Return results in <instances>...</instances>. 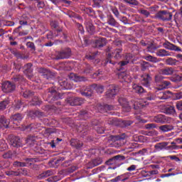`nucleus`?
Segmentation results:
<instances>
[{"instance_id":"1","label":"nucleus","mask_w":182,"mask_h":182,"mask_svg":"<svg viewBox=\"0 0 182 182\" xmlns=\"http://www.w3.org/2000/svg\"><path fill=\"white\" fill-rule=\"evenodd\" d=\"M155 81L156 83H160L159 90L156 92V99H159L160 100H166L170 98L169 95L171 93L170 91H161L163 89H167V87L170 86V82L163 80V76L159 75L155 76Z\"/></svg>"},{"instance_id":"56","label":"nucleus","mask_w":182,"mask_h":182,"mask_svg":"<svg viewBox=\"0 0 182 182\" xmlns=\"http://www.w3.org/2000/svg\"><path fill=\"white\" fill-rule=\"evenodd\" d=\"M146 99H147V100H156V95L149 93L148 95V97H146Z\"/></svg>"},{"instance_id":"10","label":"nucleus","mask_w":182,"mask_h":182,"mask_svg":"<svg viewBox=\"0 0 182 182\" xmlns=\"http://www.w3.org/2000/svg\"><path fill=\"white\" fill-rule=\"evenodd\" d=\"M117 92H119L117 87L114 85H111L108 87L107 91L106 92V96L107 97L112 99L117 95Z\"/></svg>"},{"instance_id":"29","label":"nucleus","mask_w":182,"mask_h":182,"mask_svg":"<svg viewBox=\"0 0 182 182\" xmlns=\"http://www.w3.org/2000/svg\"><path fill=\"white\" fill-rule=\"evenodd\" d=\"M70 144L73 147H75V149H80L83 146L82 141L75 139H71Z\"/></svg>"},{"instance_id":"5","label":"nucleus","mask_w":182,"mask_h":182,"mask_svg":"<svg viewBox=\"0 0 182 182\" xmlns=\"http://www.w3.org/2000/svg\"><path fill=\"white\" fill-rule=\"evenodd\" d=\"M151 122H154L155 123H159L161 124H164V123H168V117L164 114H158L153 117L151 119Z\"/></svg>"},{"instance_id":"53","label":"nucleus","mask_w":182,"mask_h":182,"mask_svg":"<svg viewBox=\"0 0 182 182\" xmlns=\"http://www.w3.org/2000/svg\"><path fill=\"white\" fill-rule=\"evenodd\" d=\"M166 150H178V149H180V146L177 145H171L166 146Z\"/></svg>"},{"instance_id":"38","label":"nucleus","mask_w":182,"mask_h":182,"mask_svg":"<svg viewBox=\"0 0 182 182\" xmlns=\"http://www.w3.org/2000/svg\"><path fill=\"white\" fill-rule=\"evenodd\" d=\"M102 162V159L97 158L96 159L92 160L91 162H90V165H91V167H88V168H92L93 167H96V166H99Z\"/></svg>"},{"instance_id":"7","label":"nucleus","mask_w":182,"mask_h":182,"mask_svg":"<svg viewBox=\"0 0 182 182\" xmlns=\"http://www.w3.org/2000/svg\"><path fill=\"white\" fill-rule=\"evenodd\" d=\"M6 174L9 177H14L15 176H21V174H22L23 176H28V171L26 170V168H22L21 169H18V171H6Z\"/></svg>"},{"instance_id":"48","label":"nucleus","mask_w":182,"mask_h":182,"mask_svg":"<svg viewBox=\"0 0 182 182\" xmlns=\"http://www.w3.org/2000/svg\"><path fill=\"white\" fill-rule=\"evenodd\" d=\"M23 69L27 73H31L32 72V63H28L24 65Z\"/></svg>"},{"instance_id":"43","label":"nucleus","mask_w":182,"mask_h":182,"mask_svg":"<svg viewBox=\"0 0 182 182\" xmlns=\"http://www.w3.org/2000/svg\"><path fill=\"white\" fill-rule=\"evenodd\" d=\"M48 93L49 96H50L51 95L53 99H59V97H58V92H56V90H55V88L50 89Z\"/></svg>"},{"instance_id":"27","label":"nucleus","mask_w":182,"mask_h":182,"mask_svg":"<svg viewBox=\"0 0 182 182\" xmlns=\"http://www.w3.org/2000/svg\"><path fill=\"white\" fill-rule=\"evenodd\" d=\"M122 50H123L122 48H117L114 50L112 52V58H114V59H120L123 55Z\"/></svg>"},{"instance_id":"51","label":"nucleus","mask_w":182,"mask_h":182,"mask_svg":"<svg viewBox=\"0 0 182 182\" xmlns=\"http://www.w3.org/2000/svg\"><path fill=\"white\" fill-rule=\"evenodd\" d=\"M157 127V124L151 123V124H147L145 125V129L146 130H150L151 129H156Z\"/></svg>"},{"instance_id":"64","label":"nucleus","mask_w":182,"mask_h":182,"mask_svg":"<svg viewBox=\"0 0 182 182\" xmlns=\"http://www.w3.org/2000/svg\"><path fill=\"white\" fill-rule=\"evenodd\" d=\"M51 178L52 180H50V182H57L60 180V178L59 176H53Z\"/></svg>"},{"instance_id":"39","label":"nucleus","mask_w":182,"mask_h":182,"mask_svg":"<svg viewBox=\"0 0 182 182\" xmlns=\"http://www.w3.org/2000/svg\"><path fill=\"white\" fill-rule=\"evenodd\" d=\"M30 116H31V117H43L45 114L41 111H31L30 112Z\"/></svg>"},{"instance_id":"57","label":"nucleus","mask_w":182,"mask_h":182,"mask_svg":"<svg viewBox=\"0 0 182 182\" xmlns=\"http://www.w3.org/2000/svg\"><path fill=\"white\" fill-rule=\"evenodd\" d=\"M8 164L5 161H0V168H6Z\"/></svg>"},{"instance_id":"52","label":"nucleus","mask_w":182,"mask_h":182,"mask_svg":"<svg viewBox=\"0 0 182 182\" xmlns=\"http://www.w3.org/2000/svg\"><path fill=\"white\" fill-rule=\"evenodd\" d=\"M108 24L111 25V26H116V25H117V22L113 17H110L108 20Z\"/></svg>"},{"instance_id":"30","label":"nucleus","mask_w":182,"mask_h":182,"mask_svg":"<svg viewBox=\"0 0 182 182\" xmlns=\"http://www.w3.org/2000/svg\"><path fill=\"white\" fill-rule=\"evenodd\" d=\"M167 146H168V142H161V143L156 144L154 146V148L158 151H160V150H164V149H166Z\"/></svg>"},{"instance_id":"13","label":"nucleus","mask_w":182,"mask_h":182,"mask_svg":"<svg viewBox=\"0 0 182 182\" xmlns=\"http://www.w3.org/2000/svg\"><path fill=\"white\" fill-rule=\"evenodd\" d=\"M118 102L119 105L123 107L124 111L125 112H130L131 107L129 105V102L126 98L121 97L118 99Z\"/></svg>"},{"instance_id":"23","label":"nucleus","mask_w":182,"mask_h":182,"mask_svg":"<svg viewBox=\"0 0 182 182\" xmlns=\"http://www.w3.org/2000/svg\"><path fill=\"white\" fill-rule=\"evenodd\" d=\"M119 79H123L124 82H132V77L126 72L121 73L118 75Z\"/></svg>"},{"instance_id":"47","label":"nucleus","mask_w":182,"mask_h":182,"mask_svg":"<svg viewBox=\"0 0 182 182\" xmlns=\"http://www.w3.org/2000/svg\"><path fill=\"white\" fill-rule=\"evenodd\" d=\"M173 46H174V44H173L168 41H165L163 43L164 48H165V49H168L169 50H172Z\"/></svg>"},{"instance_id":"41","label":"nucleus","mask_w":182,"mask_h":182,"mask_svg":"<svg viewBox=\"0 0 182 182\" xmlns=\"http://www.w3.org/2000/svg\"><path fill=\"white\" fill-rule=\"evenodd\" d=\"M144 59L146 60H148L149 62H152L153 63H157L159 60H157V58L153 57L150 55L144 56Z\"/></svg>"},{"instance_id":"42","label":"nucleus","mask_w":182,"mask_h":182,"mask_svg":"<svg viewBox=\"0 0 182 182\" xmlns=\"http://www.w3.org/2000/svg\"><path fill=\"white\" fill-rule=\"evenodd\" d=\"M42 101L41 100H39V98L36 96H35L32 101H31V104L33 106H39L40 105H41Z\"/></svg>"},{"instance_id":"24","label":"nucleus","mask_w":182,"mask_h":182,"mask_svg":"<svg viewBox=\"0 0 182 182\" xmlns=\"http://www.w3.org/2000/svg\"><path fill=\"white\" fill-rule=\"evenodd\" d=\"M27 130H31V132H38V130H41V124L38 123H34V124H31L29 126H27L26 127Z\"/></svg>"},{"instance_id":"34","label":"nucleus","mask_w":182,"mask_h":182,"mask_svg":"<svg viewBox=\"0 0 182 182\" xmlns=\"http://www.w3.org/2000/svg\"><path fill=\"white\" fill-rule=\"evenodd\" d=\"M85 26L88 33H90V35L95 33V26L92 23L90 22L85 23Z\"/></svg>"},{"instance_id":"46","label":"nucleus","mask_w":182,"mask_h":182,"mask_svg":"<svg viewBox=\"0 0 182 182\" xmlns=\"http://www.w3.org/2000/svg\"><path fill=\"white\" fill-rule=\"evenodd\" d=\"M9 105V100H4L0 102V110H5L6 106Z\"/></svg>"},{"instance_id":"8","label":"nucleus","mask_w":182,"mask_h":182,"mask_svg":"<svg viewBox=\"0 0 182 182\" xmlns=\"http://www.w3.org/2000/svg\"><path fill=\"white\" fill-rule=\"evenodd\" d=\"M15 85L12 84L9 81L4 82L1 86L2 91L4 93H10V92H14V90H15Z\"/></svg>"},{"instance_id":"26","label":"nucleus","mask_w":182,"mask_h":182,"mask_svg":"<svg viewBox=\"0 0 182 182\" xmlns=\"http://www.w3.org/2000/svg\"><path fill=\"white\" fill-rule=\"evenodd\" d=\"M156 56H159L160 58H164V56H171L170 52L166 50L165 49H159L156 53Z\"/></svg>"},{"instance_id":"63","label":"nucleus","mask_w":182,"mask_h":182,"mask_svg":"<svg viewBox=\"0 0 182 182\" xmlns=\"http://www.w3.org/2000/svg\"><path fill=\"white\" fill-rule=\"evenodd\" d=\"M176 109H178V110H182V101L176 102Z\"/></svg>"},{"instance_id":"44","label":"nucleus","mask_w":182,"mask_h":182,"mask_svg":"<svg viewBox=\"0 0 182 182\" xmlns=\"http://www.w3.org/2000/svg\"><path fill=\"white\" fill-rule=\"evenodd\" d=\"M26 144H29V146H33L35 144V137L28 136L26 139H25Z\"/></svg>"},{"instance_id":"59","label":"nucleus","mask_w":182,"mask_h":182,"mask_svg":"<svg viewBox=\"0 0 182 182\" xmlns=\"http://www.w3.org/2000/svg\"><path fill=\"white\" fill-rule=\"evenodd\" d=\"M149 168H151L152 170H159L160 165L157 164H152L149 166Z\"/></svg>"},{"instance_id":"21","label":"nucleus","mask_w":182,"mask_h":182,"mask_svg":"<svg viewBox=\"0 0 182 182\" xmlns=\"http://www.w3.org/2000/svg\"><path fill=\"white\" fill-rule=\"evenodd\" d=\"M9 127V120L6 119L5 117L0 118V129H8Z\"/></svg>"},{"instance_id":"15","label":"nucleus","mask_w":182,"mask_h":182,"mask_svg":"<svg viewBox=\"0 0 182 182\" xmlns=\"http://www.w3.org/2000/svg\"><path fill=\"white\" fill-rule=\"evenodd\" d=\"M58 83H59L60 86L61 87V89H65V90L72 89V85H70V84L68 83V79H66L65 77L59 78Z\"/></svg>"},{"instance_id":"54","label":"nucleus","mask_w":182,"mask_h":182,"mask_svg":"<svg viewBox=\"0 0 182 182\" xmlns=\"http://www.w3.org/2000/svg\"><path fill=\"white\" fill-rule=\"evenodd\" d=\"M127 4H129L130 5H139V1L137 0H123Z\"/></svg>"},{"instance_id":"37","label":"nucleus","mask_w":182,"mask_h":182,"mask_svg":"<svg viewBox=\"0 0 182 182\" xmlns=\"http://www.w3.org/2000/svg\"><path fill=\"white\" fill-rule=\"evenodd\" d=\"M132 58H133L132 56V54H127L125 55V60L119 63L120 66H126V65L130 63V60H132Z\"/></svg>"},{"instance_id":"33","label":"nucleus","mask_w":182,"mask_h":182,"mask_svg":"<svg viewBox=\"0 0 182 182\" xmlns=\"http://www.w3.org/2000/svg\"><path fill=\"white\" fill-rule=\"evenodd\" d=\"M38 72L39 73H41L42 75L46 79H49V76H50V74L52 73H50V70L45 68H40Z\"/></svg>"},{"instance_id":"55","label":"nucleus","mask_w":182,"mask_h":182,"mask_svg":"<svg viewBox=\"0 0 182 182\" xmlns=\"http://www.w3.org/2000/svg\"><path fill=\"white\" fill-rule=\"evenodd\" d=\"M32 95H33V92H31L30 90H26L23 92V96L25 98L29 97V96H32Z\"/></svg>"},{"instance_id":"4","label":"nucleus","mask_w":182,"mask_h":182,"mask_svg":"<svg viewBox=\"0 0 182 182\" xmlns=\"http://www.w3.org/2000/svg\"><path fill=\"white\" fill-rule=\"evenodd\" d=\"M72 56V50L69 48H63L57 54V59H69Z\"/></svg>"},{"instance_id":"12","label":"nucleus","mask_w":182,"mask_h":182,"mask_svg":"<svg viewBox=\"0 0 182 182\" xmlns=\"http://www.w3.org/2000/svg\"><path fill=\"white\" fill-rule=\"evenodd\" d=\"M126 157H124V156H122V155H117L114 156L113 158L109 159L106 164L108 166H112L113 164H117V163H119L120 161H123L125 160Z\"/></svg>"},{"instance_id":"2","label":"nucleus","mask_w":182,"mask_h":182,"mask_svg":"<svg viewBox=\"0 0 182 182\" xmlns=\"http://www.w3.org/2000/svg\"><path fill=\"white\" fill-rule=\"evenodd\" d=\"M95 90L97 92V93L102 94L103 92H105V87L101 85L93 84L85 90V91L81 92V95L82 96H85L86 97H90V96L93 95V92H95Z\"/></svg>"},{"instance_id":"14","label":"nucleus","mask_w":182,"mask_h":182,"mask_svg":"<svg viewBox=\"0 0 182 182\" xmlns=\"http://www.w3.org/2000/svg\"><path fill=\"white\" fill-rule=\"evenodd\" d=\"M10 144L13 147H22V140L18 136H11L10 139Z\"/></svg>"},{"instance_id":"50","label":"nucleus","mask_w":182,"mask_h":182,"mask_svg":"<svg viewBox=\"0 0 182 182\" xmlns=\"http://www.w3.org/2000/svg\"><path fill=\"white\" fill-rule=\"evenodd\" d=\"M172 82H181L182 80V75H175L174 77H173L171 78Z\"/></svg>"},{"instance_id":"58","label":"nucleus","mask_w":182,"mask_h":182,"mask_svg":"<svg viewBox=\"0 0 182 182\" xmlns=\"http://www.w3.org/2000/svg\"><path fill=\"white\" fill-rule=\"evenodd\" d=\"M4 159H11L12 158V152L11 151H9L6 152V154H4L3 155Z\"/></svg>"},{"instance_id":"36","label":"nucleus","mask_w":182,"mask_h":182,"mask_svg":"<svg viewBox=\"0 0 182 182\" xmlns=\"http://www.w3.org/2000/svg\"><path fill=\"white\" fill-rule=\"evenodd\" d=\"M158 173H159V171L157 169H154L149 171H141V174L144 176V177H147V176H154Z\"/></svg>"},{"instance_id":"31","label":"nucleus","mask_w":182,"mask_h":182,"mask_svg":"<svg viewBox=\"0 0 182 182\" xmlns=\"http://www.w3.org/2000/svg\"><path fill=\"white\" fill-rule=\"evenodd\" d=\"M95 45L97 48H103L106 45V38H101L96 40Z\"/></svg>"},{"instance_id":"17","label":"nucleus","mask_w":182,"mask_h":182,"mask_svg":"<svg viewBox=\"0 0 182 182\" xmlns=\"http://www.w3.org/2000/svg\"><path fill=\"white\" fill-rule=\"evenodd\" d=\"M76 170H77V166H72L65 169H63L59 172V173L62 176H68V174H70L73 173V171H76Z\"/></svg>"},{"instance_id":"19","label":"nucleus","mask_w":182,"mask_h":182,"mask_svg":"<svg viewBox=\"0 0 182 182\" xmlns=\"http://www.w3.org/2000/svg\"><path fill=\"white\" fill-rule=\"evenodd\" d=\"M160 75H165L166 76H169L170 75H173L174 73V70L173 68H162L159 70Z\"/></svg>"},{"instance_id":"32","label":"nucleus","mask_w":182,"mask_h":182,"mask_svg":"<svg viewBox=\"0 0 182 182\" xmlns=\"http://www.w3.org/2000/svg\"><path fill=\"white\" fill-rule=\"evenodd\" d=\"M132 88H133V90H134L135 93L141 94V93H144V92H145L144 88H143V87L139 86L137 84H134L132 85Z\"/></svg>"},{"instance_id":"40","label":"nucleus","mask_w":182,"mask_h":182,"mask_svg":"<svg viewBox=\"0 0 182 182\" xmlns=\"http://www.w3.org/2000/svg\"><path fill=\"white\" fill-rule=\"evenodd\" d=\"M111 139L112 141H120L122 140H124L126 139V134H123L120 136H112Z\"/></svg>"},{"instance_id":"20","label":"nucleus","mask_w":182,"mask_h":182,"mask_svg":"<svg viewBox=\"0 0 182 182\" xmlns=\"http://www.w3.org/2000/svg\"><path fill=\"white\" fill-rule=\"evenodd\" d=\"M174 129V127L172 124H165L159 127V130L163 133H167Z\"/></svg>"},{"instance_id":"22","label":"nucleus","mask_w":182,"mask_h":182,"mask_svg":"<svg viewBox=\"0 0 182 182\" xmlns=\"http://www.w3.org/2000/svg\"><path fill=\"white\" fill-rule=\"evenodd\" d=\"M70 79L74 80V82H85L86 80L85 77L79 76L75 73L70 74Z\"/></svg>"},{"instance_id":"18","label":"nucleus","mask_w":182,"mask_h":182,"mask_svg":"<svg viewBox=\"0 0 182 182\" xmlns=\"http://www.w3.org/2000/svg\"><path fill=\"white\" fill-rule=\"evenodd\" d=\"M130 178V174L129 173H124L122 175L117 176L115 178L112 179V182H119V181H127Z\"/></svg>"},{"instance_id":"49","label":"nucleus","mask_w":182,"mask_h":182,"mask_svg":"<svg viewBox=\"0 0 182 182\" xmlns=\"http://www.w3.org/2000/svg\"><path fill=\"white\" fill-rule=\"evenodd\" d=\"M144 134H145V136H157V134H159V132L153 129L151 131L144 132Z\"/></svg>"},{"instance_id":"45","label":"nucleus","mask_w":182,"mask_h":182,"mask_svg":"<svg viewBox=\"0 0 182 182\" xmlns=\"http://www.w3.org/2000/svg\"><path fill=\"white\" fill-rule=\"evenodd\" d=\"M166 114H174L176 113V109L173 106L166 107Z\"/></svg>"},{"instance_id":"61","label":"nucleus","mask_w":182,"mask_h":182,"mask_svg":"<svg viewBox=\"0 0 182 182\" xmlns=\"http://www.w3.org/2000/svg\"><path fill=\"white\" fill-rule=\"evenodd\" d=\"M174 97L176 100L182 99V92H177L174 94Z\"/></svg>"},{"instance_id":"9","label":"nucleus","mask_w":182,"mask_h":182,"mask_svg":"<svg viewBox=\"0 0 182 182\" xmlns=\"http://www.w3.org/2000/svg\"><path fill=\"white\" fill-rule=\"evenodd\" d=\"M141 85L145 87H150L151 83V77L149 74H144L141 76L140 78Z\"/></svg>"},{"instance_id":"16","label":"nucleus","mask_w":182,"mask_h":182,"mask_svg":"<svg viewBox=\"0 0 182 182\" xmlns=\"http://www.w3.org/2000/svg\"><path fill=\"white\" fill-rule=\"evenodd\" d=\"M97 109H98V112H100V113H105L109 110H114V107L113 105H99L97 106Z\"/></svg>"},{"instance_id":"6","label":"nucleus","mask_w":182,"mask_h":182,"mask_svg":"<svg viewBox=\"0 0 182 182\" xmlns=\"http://www.w3.org/2000/svg\"><path fill=\"white\" fill-rule=\"evenodd\" d=\"M26 162L15 161L14 163V167H28V166H32L34 161H36L33 158H27L25 159Z\"/></svg>"},{"instance_id":"35","label":"nucleus","mask_w":182,"mask_h":182,"mask_svg":"<svg viewBox=\"0 0 182 182\" xmlns=\"http://www.w3.org/2000/svg\"><path fill=\"white\" fill-rule=\"evenodd\" d=\"M178 62V60H177L176 58H168L165 60V63L166 65H168L169 66H176V65H177Z\"/></svg>"},{"instance_id":"60","label":"nucleus","mask_w":182,"mask_h":182,"mask_svg":"<svg viewBox=\"0 0 182 182\" xmlns=\"http://www.w3.org/2000/svg\"><path fill=\"white\" fill-rule=\"evenodd\" d=\"M147 50H148V52H150V53H154L156 50V47H154V46H151L147 47Z\"/></svg>"},{"instance_id":"25","label":"nucleus","mask_w":182,"mask_h":182,"mask_svg":"<svg viewBox=\"0 0 182 182\" xmlns=\"http://www.w3.org/2000/svg\"><path fill=\"white\" fill-rule=\"evenodd\" d=\"M11 119L13 121L14 124H16V126H18V124H19L22 121L23 117L21 114H16L13 115Z\"/></svg>"},{"instance_id":"28","label":"nucleus","mask_w":182,"mask_h":182,"mask_svg":"<svg viewBox=\"0 0 182 182\" xmlns=\"http://www.w3.org/2000/svg\"><path fill=\"white\" fill-rule=\"evenodd\" d=\"M53 174V171L52 170H48L38 175L37 178H38V180H42V178H46V177H49V176H52Z\"/></svg>"},{"instance_id":"3","label":"nucleus","mask_w":182,"mask_h":182,"mask_svg":"<svg viewBox=\"0 0 182 182\" xmlns=\"http://www.w3.org/2000/svg\"><path fill=\"white\" fill-rule=\"evenodd\" d=\"M156 16L158 18V19L167 22L173 19V13L168 11H161L156 14Z\"/></svg>"},{"instance_id":"11","label":"nucleus","mask_w":182,"mask_h":182,"mask_svg":"<svg viewBox=\"0 0 182 182\" xmlns=\"http://www.w3.org/2000/svg\"><path fill=\"white\" fill-rule=\"evenodd\" d=\"M68 105L70 106H80L83 103V99L80 97H70L67 100Z\"/></svg>"},{"instance_id":"62","label":"nucleus","mask_w":182,"mask_h":182,"mask_svg":"<svg viewBox=\"0 0 182 182\" xmlns=\"http://www.w3.org/2000/svg\"><path fill=\"white\" fill-rule=\"evenodd\" d=\"M122 123H123V124L125 127H127V126H131L133 124V122H132V121H123Z\"/></svg>"}]
</instances>
